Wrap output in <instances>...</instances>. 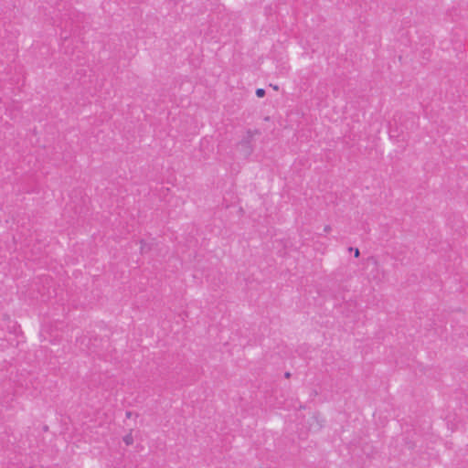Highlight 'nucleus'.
Masks as SVG:
<instances>
[{"instance_id":"7","label":"nucleus","mask_w":468,"mask_h":468,"mask_svg":"<svg viewBox=\"0 0 468 468\" xmlns=\"http://www.w3.org/2000/svg\"><path fill=\"white\" fill-rule=\"evenodd\" d=\"M348 250L354 251L355 258H358L360 256V250L357 248L349 247Z\"/></svg>"},{"instance_id":"1","label":"nucleus","mask_w":468,"mask_h":468,"mask_svg":"<svg viewBox=\"0 0 468 468\" xmlns=\"http://www.w3.org/2000/svg\"><path fill=\"white\" fill-rule=\"evenodd\" d=\"M258 133H260L259 130H248L246 133V136H244L243 139L239 142V145L245 149L246 154L250 155L252 153L253 149L251 146V141L253 135Z\"/></svg>"},{"instance_id":"5","label":"nucleus","mask_w":468,"mask_h":468,"mask_svg":"<svg viewBox=\"0 0 468 468\" xmlns=\"http://www.w3.org/2000/svg\"><path fill=\"white\" fill-rule=\"evenodd\" d=\"M140 244H141L140 250H141L142 253H144L146 250H150V246L144 239L140 240Z\"/></svg>"},{"instance_id":"10","label":"nucleus","mask_w":468,"mask_h":468,"mask_svg":"<svg viewBox=\"0 0 468 468\" xmlns=\"http://www.w3.org/2000/svg\"><path fill=\"white\" fill-rule=\"evenodd\" d=\"M284 377L286 378H289L291 377V373L290 372H285Z\"/></svg>"},{"instance_id":"2","label":"nucleus","mask_w":468,"mask_h":468,"mask_svg":"<svg viewBox=\"0 0 468 468\" xmlns=\"http://www.w3.org/2000/svg\"><path fill=\"white\" fill-rule=\"evenodd\" d=\"M7 330L9 333H12L14 335H16L18 331L20 330L19 325L15 321H10L7 324Z\"/></svg>"},{"instance_id":"3","label":"nucleus","mask_w":468,"mask_h":468,"mask_svg":"<svg viewBox=\"0 0 468 468\" xmlns=\"http://www.w3.org/2000/svg\"><path fill=\"white\" fill-rule=\"evenodd\" d=\"M389 136L391 138H394V137L399 138V137H401V141L405 140V135L403 134V133H399L397 129L394 130V129L390 128V130H389ZM398 141H399V139H398Z\"/></svg>"},{"instance_id":"9","label":"nucleus","mask_w":468,"mask_h":468,"mask_svg":"<svg viewBox=\"0 0 468 468\" xmlns=\"http://www.w3.org/2000/svg\"><path fill=\"white\" fill-rule=\"evenodd\" d=\"M330 229H331V227H330V226H325V227H324V231H325V232H329V231H330Z\"/></svg>"},{"instance_id":"13","label":"nucleus","mask_w":468,"mask_h":468,"mask_svg":"<svg viewBox=\"0 0 468 468\" xmlns=\"http://www.w3.org/2000/svg\"><path fill=\"white\" fill-rule=\"evenodd\" d=\"M272 87H273V89H274L275 90H278V86H276V85H275V86H272Z\"/></svg>"},{"instance_id":"12","label":"nucleus","mask_w":468,"mask_h":468,"mask_svg":"<svg viewBox=\"0 0 468 468\" xmlns=\"http://www.w3.org/2000/svg\"><path fill=\"white\" fill-rule=\"evenodd\" d=\"M61 37H63V38H65V39H66V38L68 37V36H67V35L63 36V35L61 34Z\"/></svg>"},{"instance_id":"11","label":"nucleus","mask_w":468,"mask_h":468,"mask_svg":"<svg viewBox=\"0 0 468 468\" xmlns=\"http://www.w3.org/2000/svg\"><path fill=\"white\" fill-rule=\"evenodd\" d=\"M131 415H132V412H131V411H127V412H126V417H127V418H130V417H131Z\"/></svg>"},{"instance_id":"4","label":"nucleus","mask_w":468,"mask_h":468,"mask_svg":"<svg viewBox=\"0 0 468 468\" xmlns=\"http://www.w3.org/2000/svg\"><path fill=\"white\" fill-rule=\"evenodd\" d=\"M122 441L123 442L129 446V445H132L133 443V437L132 435V433H128L126 434L123 438H122Z\"/></svg>"},{"instance_id":"6","label":"nucleus","mask_w":468,"mask_h":468,"mask_svg":"<svg viewBox=\"0 0 468 468\" xmlns=\"http://www.w3.org/2000/svg\"><path fill=\"white\" fill-rule=\"evenodd\" d=\"M255 93L258 98H263L266 94V91L264 89L259 88L256 90Z\"/></svg>"},{"instance_id":"8","label":"nucleus","mask_w":468,"mask_h":468,"mask_svg":"<svg viewBox=\"0 0 468 468\" xmlns=\"http://www.w3.org/2000/svg\"><path fill=\"white\" fill-rule=\"evenodd\" d=\"M2 320H3V321H5V322H8V323L11 321V320H10V316H9L7 314H4L2 315Z\"/></svg>"}]
</instances>
